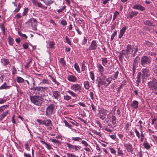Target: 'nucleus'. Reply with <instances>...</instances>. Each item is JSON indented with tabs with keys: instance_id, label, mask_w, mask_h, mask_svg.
Segmentation results:
<instances>
[{
	"instance_id": "1",
	"label": "nucleus",
	"mask_w": 157,
	"mask_h": 157,
	"mask_svg": "<svg viewBox=\"0 0 157 157\" xmlns=\"http://www.w3.org/2000/svg\"><path fill=\"white\" fill-rule=\"evenodd\" d=\"M138 49V47L137 46H132L130 44H128L126 50H122L120 52L119 56V60L122 61L124 56L128 59L130 56L131 54L132 57L135 56Z\"/></svg>"
},
{
	"instance_id": "2",
	"label": "nucleus",
	"mask_w": 157,
	"mask_h": 157,
	"mask_svg": "<svg viewBox=\"0 0 157 157\" xmlns=\"http://www.w3.org/2000/svg\"><path fill=\"white\" fill-rule=\"evenodd\" d=\"M30 99L32 103L38 106H41L44 101L43 98L39 96H30Z\"/></svg>"
},
{
	"instance_id": "3",
	"label": "nucleus",
	"mask_w": 157,
	"mask_h": 157,
	"mask_svg": "<svg viewBox=\"0 0 157 157\" xmlns=\"http://www.w3.org/2000/svg\"><path fill=\"white\" fill-rule=\"evenodd\" d=\"M151 63V59L146 56H144L141 57V65L143 67H145L147 65H149Z\"/></svg>"
},
{
	"instance_id": "4",
	"label": "nucleus",
	"mask_w": 157,
	"mask_h": 157,
	"mask_svg": "<svg viewBox=\"0 0 157 157\" xmlns=\"http://www.w3.org/2000/svg\"><path fill=\"white\" fill-rule=\"evenodd\" d=\"M48 89V87L46 86H36L30 88V89L32 90L36 91L38 94H42L44 92L45 90H47Z\"/></svg>"
},
{
	"instance_id": "5",
	"label": "nucleus",
	"mask_w": 157,
	"mask_h": 157,
	"mask_svg": "<svg viewBox=\"0 0 157 157\" xmlns=\"http://www.w3.org/2000/svg\"><path fill=\"white\" fill-rule=\"evenodd\" d=\"M67 93H69L74 97H76L77 96V94L72 91L70 90L66 91L65 95L63 96V99L66 101H68L72 98L71 96L67 95Z\"/></svg>"
},
{
	"instance_id": "6",
	"label": "nucleus",
	"mask_w": 157,
	"mask_h": 157,
	"mask_svg": "<svg viewBox=\"0 0 157 157\" xmlns=\"http://www.w3.org/2000/svg\"><path fill=\"white\" fill-rule=\"evenodd\" d=\"M150 79L151 80L147 83V84L148 88L151 90L157 87V80L153 77H151Z\"/></svg>"
},
{
	"instance_id": "7",
	"label": "nucleus",
	"mask_w": 157,
	"mask_h": 157,
	"mask_svg": "<svg viewBox=\"0 0 157 157\" xmlns=\"http://www.w3.org/2000/svg\"><path fill=\"white\" fill-rule=\"evenodd\" d=\"M141 75L142 78L144 81V79H146L150 75V71L147 68H143L141 70Z\"/></svg>"
},
{
	"instance_id": "8",
	"label": "nucleus",
	"mask_w": 157,
	"mask_h": 157,
	"mask_svg": "<svg viewBox=\"0 0 157 157\" xmlns=\"http://www.w3.org/2000/svg\"><path fill=\"white\" fill-rule=\"evenodd\" d=\"M55 105L53 104H51L48 106L46 110V115H51L53 113L55 109Z\"/></svg>"
},
{
	"instance_id": "9",
	"label": "nucleus",
	"mask_w": 157,
	"mask_h": 157,
	"mask_svg": "<svg viewBox=\"0 0 157 157\" xmlns=\"http://www.w3.org/2000/svg\"><path fill=\"white\" fill-rule=\"evenodd\" d=\"M70 88L75 92H80L82 90V86L77 83L73 84L71 86Z\"/></svg>"
},
{
	"instance_id": "10",
	"label": "nucleus",
	"mask_w": 157,
	"mask_h": 157,
	"mask_svg": "<svg viewBox=\"0 0 157 157\" xmlns=\"http://www.w3.org/2000/svg\"><path fill=\"white\" fill-rule=\"evenodd\" d=\"M112 79L110 78H108L106 79H100V83L101 84V85H104L105 86H107L109 85L111 82Z\"/></svg>"
},
{
	"instance_id": "11",
	"label": "nucleus",
	"mask_w": 157,
	"mask_h": 157,
	"mask_svg": "<svg viewBox=\"0 0 157 157\" xmlns=\"http://www.w3.org/2000/svg\"><path fill=\"white\" fill-rule=\"evenodd\" d=\"M29 26L35 28L37 25L36 20L35 18H30L27 22Z\"/></svg>"
},
{
	"instance_id": "12",
	"label": "nucleus",
	"mask_w": 157,
	"mask_h": 157,
	"mask_svg": "<svg viewBox=\"0 0 157 157\" xmlns=\"http://www.w3.org/2000/svg\"><path fill=\"white\" fill-rule=\"evenodd\" d=\"M66 144L70 150H73V151H75L79 150L81 147L79 146L73 145L67 143H66Z\"/></svg>"
},
{
	"instance_id": "13",
	"label": "nucleus",
	"mask_w": 157,
	"mask_h": 157,
	"mask_svg": "<svg viewBox=\"0 0 157 157\" xmlns=\"http://www.w3.org/2000/svg\"><path fill=\"white\" fill-rule=\"evenodd\" d=\"M98 46L97 42L95 40H93L92 41L89 48L87 49V51L95 50L97 48Z\"/></svg>"
},
{
	"instance_id": "14",
	"label": "nucleus",
	"mask_w": 157,
	"mask_h": 157,
	"mask_svg": "<svg viewBox=\"0 0 157 157\" xmlns=\"http://www.w3.org/2000/svg\"><path fill=\"white\" fill-rule=\"evenodd\" d=\"M60 97V94L59 91L56 90L52 92V97L54 99L57 100Z\"/></svg>"
},
{
	"instance_id": "15",
	"label": "nucleus",
	"mask_w": 157,
	"mask_h": 157,
	"mask_svg": "<svg viewBox=\"0 0 157 157\" xmlns=\"http://www.w3.org/2000/svg\"><path fill=\"white\" fill-rule=\"evenodd\" d=\"M67 79L70 82H76L77 80L76 77L73 75H68L67 77Z\"/></svg>"
},
{
	"instance_id": "16",
	"label": "nucleus",
	"mask_w": 157,
	"mask_h": 157,
	"mask_svg": "<svg viewBox=\"0 0 157 157\" xmlns=\"http://www.w3.org/2000/svg\"><path fill=\"white\" fill-rule=\"evenodd\" d=\"M124 146L128 152H132L133 151V148L131 144L129 143L124 144Z\"/></svg>"
},
{
	"instance_id": "17",
	"label": "nucleus",
	"mask_w": 157,
	"mask_h": 157,
	"mask_svg": "<svg viewBox=\"0 0 157 157\" xmlns=\"http://www.w3.org/2000/svg\"><path fill=\"white\" fill-rule=\"evenodd\" d=\"M102 64L105 67H108L110 63H108V60L106 57H103L101 58Z\"/></svg>"
},
{
	"instance_id": "18",
	"label": "nucleus",
	"mask_w": 157,
	"mask_h": 157,
	"mask_svg": "<svg viewBox=\"0 0 157 157\" xmlns=\"http://www.w3.org/2000/svg\"><path fill=\"white\" fill-rule=\"evenodd\" d=\"M138 13V12L136 11H132L128 13V15L127 16L128 18H132L136 16Z\"/></svg>"
},
{
	"instance_id": "19",
	"label": "nucleus",
	"mask_w": 157,
	"mask_h": 157,
	"mask_svg": "<svg viewBox=\"0 0 157 157\" xmlns=\"http://www.w3.org/2000/svg\"><path fill=\"white\" fill-rule=\"evenodd\" d=\"M133 8L134 9L142 11H144L145 10V8L139 4H136L135 5Z\"/></svg>"
},
{
	"instance_id": "20",
	"label": "nucleus",
	"mask_w": 157,
	"mask_h": 157,
	"mask_svg": "<svg viewBox=\"0 0 157 157\" xmlns=\"http://www.w3.org/2000/svg\"><path fill=\"white\" fill-rule=\"evenodd\" d=\"M43 124L46 126H52V122L50 119H46L43 121Z\"/></svg>"
},
{
	"instance_id": "21",
	"label": "nucleus",
	"mask_w": 157,
	"mask_h": 157,
	"mask_svg": "<svg viewBox=\"0 0 157 157\" xmlns=\"http://www.w3.org/2000/svg\"><path fill=\"white\" fill-rule=\"evenodd\" d=\"M141 72H139L136 77V83L137 86H138L139 85V84L141 81Z\"/></svg>"
},
{
	"instance_id": "22",
	"label": "nucleus",
	"mask_w": 157,
	"mask_h": 157,
	"mask_svg": "<svg viewBox=\"0 0 157 157\" xmlns=\"http://www.w3.org/2000/svg\"><path fill=\"white\" fill-rule=\"evenodd\" d=\"M126 26H124L120 30V34L119 35V38H121L122 37L125 30H126Z\"/></svg>"
},
{
	"instance_id": "23",
	"label": "nucleus",
	"mask_w": 157,
	"mask_h": 157,
	"mask_svg": "<svg viewBox=\"0 0 157 157\" xmlns=\"http://www.w3.org/2000/svg\"><path fill=\"white\" fill-rule=\"evenodd\" d=\"M138 102L137 101H134L131 104V106L132 108L136 109L138 108Z\"/></svg>"
},
{
	"instance_id": "24",
	"label": "nucleus",
	"mask_w": 157,
	"mask_h": 157,
	"mask_svg": "<svg viewBox=\"0 0 157 157\" xmlns=\"http://www.w3.org/2000/svg\"><path fill=\"white\" fill-rule=\"evenodd\" d=\"M9 112L8 110L6 111L0 115V121L2 120L7 115Z\"/></svg>"
},
{
	"instance_id": "25",
	"label": "nucleus",
	"mask_w": 157,
	"mask_h": 157,
	"mask_svg": "<svg viewBox=\"0 0 157 157\" xmlns=\"http://www.w3.org/2000/svg\"><path fill=\"white\" fill-rule=\"evenodd\" d=\"M11 87L10 86H8L6 84V82L4 83L0 87V90L6 89H9Z\"/></svg>"
},
{
	"instance_id": "26",
	"label": "nucleus",
	"mask_w": 157,
	"mask_h": 157,
	"mask_svg": "<svg viewBox=\"0 0 157 157\" xmlns=\"http://www.w3.org/2000/svg\"><path fill=\"white\" fill-rule=\"evenodd\" d=\"M97 67L99 71L101 74H102L104 71V68L103 66L100 64H99L97 66Z\"/></svg>"
},
{
	"instance_id": "27",
	"label": "nucleus",
	"mask_w": 157,
	"mask_h": 157,
	"mask_svg": "<svg viewBox=\"0 0 157 157\" xmlns=\"http://www.w3.org/2000/svg\"><path fill=\"white\" fill-rule=\"evenodd\" d=\"M84 86L86 90H88L89 89L90 86V83L88 81H85L83 83Z\"/></svg>"
},
{
	"instance_id": "28",
	"label": "nucleus",
	"mask_w": 157,
	"mask_h": 157,
	"mask_svg": "<svg viewBox=\"0 0 157 157\" xmlns=\"http://www.w3.org/2000/svg\"><path fill=\"white\" fill-rule=\"evenodd\" d=\"M106 114H104L99 111V117L100 119L104 121L105 120Z\"/></svg>"
},
{
	"instance_id": "29",
	"label": "nucleus",
	"mask_w": 157,
	"mask_h": 157,
	"mask_svg": "<svg viewBox=\"0 0 157 157\" xmlns=\"http://www.w3.org/2000/svg\"><path fill=\"white\" fill-rule=\"evenodd\" d=\"M143 146L145 148L147 149H149L151 148L150 144L147 141H145L144 142Z\"/></svg>"
},
{
	"instance_id": "30",
	"label": "nucleus",
	"mask_w": 157,
	"mask_h": 157,
	"mask_svg": "<svg viewBox=\"0 0 157 157\" xmlns=\"http://www.w3.org/2000/svg\"><path fill=\"white\" fill-rule=\"evenodd\" d=\"M74 67L76 71L78 73H81L79 67L77 63H75L74 65Z\"/></svg>"
},
{
	"instance_id": "31",
	"label": "nucleus",
	"mask_w": 157,
	"mask_h": 157,
	"mask_svg": "<svg viewBox=\"0 0 157 157\" xmlns=\"http://www.w3.org/2000/svg\"><path fill=\"white\" fill-rule=\"evenodd\" d=\"M144 25L149 26H153V22L151 21L150 20H146L145 21H144Z\"/></svg>"
},
{
	"instance_id": "32",
	"label": "nucleus",
	"mask_w": 157,
	"mask_h": 157,
	"mask_svg": "<svg viewBox=\"0 0 157 157\" xmlns=\"http://www.w3.org/2000/svg\"><path fill=\"white\" fill-rule=\"evenodd\" d=\"M86 62L84 60L81 63V70L82 71H83L86 69Z\"/></svg>"
},
{
	"instance_id": "33",
	"label": "nucleus",
	"mask_w": 157,
	"mask_h": 157,
	"mask_svg": "<svg viewBox=\"0 0 157 157\" xmlns=\"http://www.w3.org/2000/svg\"><path fill=\"white\" fill-rule=\"evenodd\" d=\"M54 2V1L52 0H45L44 1V3L47 6H50Z\"/></svg>"
},
{
	"instance_id": "34",
	"label": "nucleus",
	"mask_w": 157,
	"mask_h": 157,
	"mask_svg": "<svg viewBox=\"0 0 157 157\" xmlns=\"http://www.w3.org/2000/svg\"><path fill=\"white\" fill-rule=\"evenodd\" d=\"M9 106V105H4L0 107V113L3 112Z\"/></svg>"
},
{
	"instance_id": "35",
	"label": "nucleus",
	"mask_w": 157,
	"mask_h": 157,
	"mask_svg": "<svg viewBox=\"0 0 157 157\" xmlns=\"http://www.w3.org/2000/svg\"><path fill=\"white\" fill-rule=\"evenodd\" d=\"M8 39V42L9 44L11 45H12L14 43L13 39L10 36H9Z\"/></svg>"
},
{
	"instance_id": "36",
	"label": "nucleus",
	"mask_w": 157,
	"mask_h": 157,
	"mask_svg": "<svg viewBox=\"0 0 157 157\" xmlns=\"http://www.w3.org/2000/svg\"><path fill=\"white\" fill-rule=\"evenodd\" d=\"M117 154L119 156L123 157L124 154L123 153V151L122 150L120 149V148H117Z\"/></svg>"
},
{
	"instance_id": "37",
	"label": "nucleus",
	"mask_w": 157,
	"mask_h": 157,
	"mask_svg": "<svg viewBox=\"0 0 157 157\" xmlns=\"http://www.w3.org/2000/svg\"><path fill=\"white\" fill-rule=\"evenodd\" d=\"M48 76L50 77V79L52 80V81L54 82L55 84H56L57 86H58L59 85V83L53 77L51 76L50 75H49Z\"/></svg>"
},
{
	"instance_id": "38",
	"label": "nucleus",
	"mask_w": 157,
	"mask_h": 157,
	"mask_svg": "<svg viewBox=\"0 0 157 157\" xmlns=\"http://www.w3.org/2000/svg\"><path fill=\"white\" fill-rule=\"evenodd\" d=\"M111 121L112 124H115L116 122V117L115 116L112 115L111 116Z\"/></svg>"
},
{
	"instance_id": "39",
	"label": "nucleus",
	"mask_w": 157,
	"mask_h": 157,
	"mask_svg": "<svg viewBox=\"0 0 157 157\" xmlns=\"http://www.w3.org/2000/svg\"><path fill=\"white\" fill-rule=\"evenodd\" d=\"M29 9L27 8H25L24 9V11L22 13V15L23 16H25L27 15V13H28Z\"/></svg>"
},
{
	"instance_id": "40",
	"label": "nucleus",
	"mask_w": 157,
	"mask_h": 157,
	"mask_svg": "<svg viewBox=\"0 0 157 157\" xmlns=\"http://www.w3.org/2000/svg\"><path fill=\"white\" fill-rule=\"evenodd\" d=\"M2 61L4 62V65L5 66H6L8 65L10 63L9 59H7L4 58L2 59Z\"/></svg>"
},
{
	"instance_id": "41",
	"label": "nucleus",
	"mask_w": 157,
	"mask_h": 157,
	"mask_svg": "<svg viewBox=\"0 0 157 157\" xmlns=\"http://www.w3.org/2000/svg\"><path fill=\"white\" fill-rule=\"evenodd\" d=\"M55 43L53 41H50L49 42V47L50 48H54Z\"/></svg>"
},
{
	"instance_id": "42",
	"label": "nucleus",
	"mask_w": 157,
	"mask_h": 157,
	"mask_svg": "<svg viewBox=\"0 0 157 157\" xmlns=\"http://www.w3.org/2000/svg\"><path fill=\"white\" fill-rule=\"evenodd\" d=\"M37 5L38 7H40L45 10H46L47 9V7H45L43 5V4H42L40 2H38Z\"/></svg>"
},
{
	"instance_id": "43",
	"label": "nucleus",
	"mask_w": 157,
	"mask_h": 157,
	"mask_svg": "<svg viewBox=\"0 0 157 157\" xmlns=\"http://www.w3.org/2000/svg\"><path fill=\"white\" fill-rule=\"evenodd\" d=\"M17 82L18 83L23 82H24V79L21 77H17Z\"/></svg>"
},
{
	"instance_id": "44",
	"label": "nucleus",
	"mask_w": 157,
	"mask_h": 157,
	"mask_svg": "<svg viewBox=\"0 0 157 157\" xmlns=\"http://www.w3.org/2000/svg\"><path fill=\"white\" fill-rule=\"evenodd\" d=\"M64 123L65 124V126L68 127L70 129H71L72 126L69 124L66 120H64Z\"/></svg>"
},
{
	"instance_id": "45",
	"label": "nucleus",
	"mask_w": 157,
	"mask_h": 157,
	"mask_svg": "<svg viewBox=\"0 0 157 157\" xmlns=\"http://www.w3.org/2000/svg\"><path fill=\"white\" fill-rule=\"evenodd\" d=\"M40 83H42L44 84H49L50 83L49 80L47 79H44L42 80V81Z\"/></svg>"
},
{
	"instance_id": "46",
	"label": "nucleus",
	"mask_w": 157,
	"mask_h": 157,
	"mask_svg": "<svg viewBox=\"0 0 157 157\" xmlns=\"http://www.w3.org/2000/svg\"><path fill=\"white\" fill-rule=\"evenodd\" d=\"M87 40V39L85 36H84V38L81 42V44L82 45H85L86 43Z\"/></svg>"
},
{
	"instance_id": "47",
	"label": "nucleus",
	"mask_w": 157,
	"mask_h": 157,
	"mask_svg": "<svg viewBox=\"0 0 157 157\" xmlns=\"http://www.w3.org/2000/svg\"><path fill=\"white\" fill-rule=\"evenodd\" d=\"M140 141L141 142H143L144 140V136L142 131H140Z\"/></svg>"
},
{
	"instance_id": "48",
	"label": "nucleus",
	"mask_w": 157,
	"mask_h": 157,
	"mask_svg": "<svg viewBox=\"0 0 157 157\" xmlns=\"http://www.w3.org/2000/svg\"><path fill=\"white\" fill-rule=\"evenodd\" d=\"M72 139L75 141H79L81 140L82 138L79 137H72L71 138Z\"/></svg>"
},
{
	"instance_id": "49",
	"label": "nucleus",
	"mask_w": 157,
	"mask_h": 157,
	"mask_svg": "<svg viewBox=\"0 0 157 157\" xmlns=\"http://www.w3.org/2000/svg\"><path fill=\"white\" fill-rule=\"evenodd\" d=\"M144 44L148 47H151L153 45V43L148 41H145Z\"/></svg>"
},
{
	"instance_id": "50",
	"label": "nucleus",
	"mask_w": 157,
	"mask_h": 157,
	"mask_svg": "<svg viewBox=\"0 0 157 157\" xmlns=\"http://www.w3.org/2000/svg\"><path fill=\"white\" fill-rule=\"evenodd\" d=\"M90 77L93 81H94L95 77L94 73L92 71L90 72Z\"/></svg>"
},
{
	"instance_id": "51",
	"label": "nucleus",
	"mask_w": 157,
	"mask_h": 157,
	"mask_svg": "<svg viewBox=\"0 0 157 157\" xmlns=\"http://www.w3.org/2000/svg\"><path fill=\"white\" fill-rule=\"evenodd\" d=\"M18 33L19 35L21 37H25L26 39L28 37L25 34H23L20 32H18Z\"/></svg>"
},
{
	"instance_id": "52",
	"label": "nucleus",
	"mask_w": 157,
	"mask_h": 157,
	"mask_svg": "<svg viewBox=\"0 0 157 157\" xmlns=\"http://www.w3.org/2000/svg\"><path fill=\"white\" fill-rule=\"evenodd\" d=\"M119 14V13L117 11H116L115 12L113 16V20H114L117 17V16H118Z\"/></svg>"
},
{
	"instance_id": "53",
	"label": "nucleus",
	"mask_w": 157,
	"mask_h": 157,
	"mask_svg": "<svg viewBox=\"0 0 157 157\" xmlns=\"http://www.w3.org/2000/svg\"><path fill=\"white\" fill-rule=\"evenodd\" d=\"M66 42L69 45H71V40L67 36H66L65 37Z\"/></svg>"
},
{
	"instance_id": "54",
	"label": "nucleus",
	"mask_w": 157,
	"mask_h": 157,
	"mask_svg": "<svg viewBox=\"0 0 157 157\" xmlns=\"http://www.w3.org/2000/svg\"><path fill=\"white\" fill-rule=\"evenodd\" d=\"M135 131L136 136L138 138H139L140 137V136L139 131L136 128L135 129Z\"/></svg>"
},
{
	"instance_id": "55",
	"label": "nucleus",
	"mask_w": 157,
	"mask_h": 157,
	"mask_svg": "<svg viewBox=\"0 0 157 157\" xmlns=\"http://www.w3.org/2000/svg\"><path fill=\"white\" fill-rule=\"evenodd\" d=\"M119 73L118 71H117L115 73L114 76L113 77V80H115L118 78Z\"/></svg>"
},
{
	"instance_id": "56",
	"label": "nucleus",
	"mask_w": 157,
	"mask_h": 157,
	"mask_svg": "<svg viewBox=\"0 0 157 157\" xmlns=\"http://www.w3.org/2000/svg\"><path fill=\"white\" fill-rule=\"evenodd\" d=\"M110 150V152L111 153L115 155L116 153V150L114 149L112 147H110L109 148Z\"/></svg>"
},
{
	"instance_id": "57",
	"label": "nucleus",
	"mask_w": 157,
	"mask_h": 157,
	"mask_svg": "<svg viewBox=\"0 0 157 157\" xmlns=\"http://www.w3.org/2000/svg\"><path fill=\"white\" fill-rule=\"evenodd\" d=\"M117 33V31L113 32V33L112 34L111 37V40L112 41L114 38V36L116 35Z\"/></svg>"
},
{
	"instance_id": "58",
	"label": "nucleus",
	"mask_w": 157,
	"mask_h": 157,
	"mask_svg": "<svg viewBox=\"0 0 157 157\" xmlns=\"http://www.w3.org/2000/svg\"><path fill=\"white\" fill-rule=\"evenodd\" d=\"M20 13H19L17 14L14 17V18L17 19H18L22 17V16L21 15Z\"/></svg>"
},
{
	"instance_id": "59",
	"label": "nucleus",
	"mask_w": 157,
	"mask_h": 157,
	"mask_svg": "<svg viewBox=\"0 0 157 157\" xmlns=\"http://www.w3.org/2000/svg\"><path fill=\"white\" fill-rule=\"evenodd\" d=\"M60 63H61L63 66L65 65L66 63L64 60V59L63 58H61L59 61Z\"/></svg>"
},
{
	"instance_id": "60",
	"label": "nucleus",
	"mask_w": 157,
	"mask_h": 157,
	"mask_svg": "<svg viewBox=\"0 0 157 157\" xmlns=\"http://www.w3.org/2000/svg\"><path fill=\"white\" fill-rule=\"evenodd\" d=\"M61 24L63 25L64 26L67 25V22L66 20H63L61 21Z\"/></svg>"
},
{
	"instance_id": "61",
	"label": "nucleus",
	"mask_w": 157,
	"mask_h": 157,
	"mask_svg": "<svg viewBox=\"0 0 157 157\" xmlns=\"http://www.w3.org/2000/svg\"><path fill=\"white\" fill-rule=\"evenodd\" d=\"M67 156L69 157H78V156H76L75 155H73L72 154H70L69 153H68L67 154Z\"/></svg>"
},
{
	"instance_id": "62",
	"label": "nucleus",
	"mask_w": 157,
	"mask_h": 157,
	"mask_svg": "<svg viewBox=\"0 0 157 157\" xmlns=\"http://www.w3.org/2000/svg\"><path fill=\"white\" fill-rule=\"evenodd\" d=\"M23 47L24 49H27L29 47L28 44L27 43L24 44L23 45Z\"/></svg>"
},
{
	"instance_id": "63",
	"label": "nucleus",
	"mask_w": 157,
	"mask_h": 157,
	"mask_svg": "<svg viewBox=\"0 0 157 157\" xmlns=\"http://www.w3.org/2000/svg\"><path fill=\"white\" fill-rule=\"evenodd\" d=\"M153 70L154 72L157 75V66L155 65V67L153 68Z\"/></svg>"
},
{
	"instance_id": "64",
	"label": "nucleus",
	"mask_w": 157,
	"mask_h": 157,
	"mask_svg": "<svg viewBox=\"0 0 157 157\" xmlns=\"http://www.w3.org/2000/svg\"><path fill=\"white\" fill-rule=\"evenodd\" d=\"M153 91V93L156 95H157V87H156L152 90H151Z\"/></svg>"
}]
</instances>
